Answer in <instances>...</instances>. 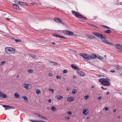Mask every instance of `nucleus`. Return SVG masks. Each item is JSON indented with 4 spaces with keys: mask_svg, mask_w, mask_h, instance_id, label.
<instances>
[{
    "mask_svg": "<svg viewBox=\"0 0 122 122\" xmlns=\"http://www.w3.org/2000/svg\"><path fill=\"white\" fill-rule=\"evenodd\" d=\"M2 106L5 108H6L7 109H9V107H10V106L6 105H3Z\"/></svg>",
    "mask_w": 122,
    "mask_h": 122,
    "instance_id": "21",
    "label": "nucleus"
},
{
    "mask_svg": "<svg viewBox=\"0 0 122 122\" xmlns=\"http://www.w3.org/2000/svg\"><path fill=\"white\" fill-rule=\"evenodd\" d=\"M72 14L74 15L75 17L78 18L80 19H82L85 20H87V19L86 17H84L82 15H81L77 12L73 11H72Z\"/></svg>",
    "mask_w": 122,
    "mask_h": 122,
    "instance_id": "2",
    "label": "nucleus"
},
{
    "mask_svg": "<svg viewBox=\"0 0 122 122\" xmlns=\"http://www.w3.org/2000/svg\"><path fill=\"white\" fill-rule=\"evenodd\" d=\"M51 109L53 112L55 111L56 110V108L55 107L53 106L51 107Z\"/></svg>",
    "mask_w": 122,
    "mask_h": 122,
    "instance_id": "25",
    "label": "nucleus"
},
{
    "mask_svg": "<svg viewBox=\"0 0 122 122\" xmlns=\"http://www.w3.org/2000/svg\"><path fill=\"white\" fill-rule=\"evenodd\" d=\"M73 77L75 78H77V76H73Z\"/></svg>",
    "mask_w": 122,
    "mask_h": 122,
    "instance_id": "61",
    "label": "nucleus"
},
{
    "mask_svg": "<svg viewBox=\"0 0 122 122\" xmlns=\"http://www.w3.org/2000/svg\"><path fill=\"white\" fill-rule=\"evenodd\" d=\"M67 71L66 70H64L63 71V73H66L67 72Z\"/></svg>",
    "mask_w": 122,
    "mask_h": 122,
    "instance_id": "53",
    "label": "nucleus"
},
{
    "mask_svg": "<svg viewBox=\"0 0 122 122\" xmlns=\"http://www.w3.org/2000/svg\"><path fill=\"white\" fill-rule=\"evenodd\" d=\"M98 37L102 39H105L106 38V36L104 35L99 33Z\"/></svg>",
    "mask_w": 122,
    "mask_h": 122,
    "instance_id": "12",
    "label": "nucleus"
},
{
    "mask_svg": "<svg viewBox=\"0 0 122 122\" xmlns=\"http://www.w3.org/2000/svg\"><path fill=\"white\" fill-rule=\"evenodd\" d=\"M115 69L117 70H120L121 69L120 67L118 65H116L114 66Z\"/></svg>",
    "mask_w": 122,
    "mask_h": 122,
    "instance_id": "19",
    "label": "nucleus"
},
{
    "mask_svg": "<svg viewBox=\"0 0 122 122\" xmlns=\"http://www.w3.org/2000/svg\"><path fill=\"white\" fill-rule=\"evenodd\" d=\"M61 76H56V78L58 79H60L61 78Z\"/></svg>",
    "mask_w": 122,
    "mask_h": 122,
    "instance_id": "45",
    "label": "nucleus"
},
{
    "mask_svg": "<svg viewBox=\"0 0 122 122\" xmlns=\"http://www.w3.org/2000/svg\"><path fill=\"white\" fill-rule=\"evenodd\" d=\"M77 72V73L80 76H85V74L84 72L81 71H78Z\"/></svg>",
    "mask_w": 122,
    "mask_h": 122,
    "instance_id": "11",
    "label": "nucleus"
},
{
    "mask_svg": "<svg viewBox=\"0 0 122 122\" xmlns=\"http://www.w3.org/2000/svg\"><path fill=\"white\" fill-rule=\"evenodd\" d=\"M92 33L93 34H94V35L96 36L97 37L98 36L99 34V33H98L94 31L92 32Z\"/></svg>",
    "mask_w": 122,
    "mask_h": 122,
    "instance_id": "22",
    "label": "nucleus"
},
{
    "mask_svg": "<svg viewBox=\"0 0 122 122\" xmlns=\"http://www.w3.org/2000/svg\"><path fill=\"white\" fill-rule=\"evenodd\" d=\"M107 44L109 45H113L112 44V43L111 42H109L108 41L106 40V41L105 42Z\"/></svg>",
    "mask_w": 122,
    "mask_h": 122,
    "instance_id": "26",
    "label": "nucleus"
},
{
    "mask_svg": "<svg viewBox=\"0 0 122 122\" xmlns=\"http://www.w3.org/2000/svg\"><path fill=\"white\" fill-rule=\"evenodd\" d=\"M90 55L85 53V55H84V58L86 60H90Z\"/></svg>",
    "mask_w": 122,
    "mask_h": 122,
    "instance_id": "8",
    "label": "nucleus"
},
{
    "mask_svg": "<svg viewBox=\"0 0 122 122\" xmlns=\"http://www.w3.org/2000/svg\"><path fill=\"white\" fill-rule=\"evenodd\" d=\"M98 58L99 59H103V57L101 56H100L98 57Z\"/></svg>",
    "mask_w": 122,
    "mask_h": 122,
    "instance_id": "42",
    "label": "nucleus"
},
{
    "mask_svg": "<svg viewBox=\"0 0 122 122\" xmlns=\"http://www.w3.org/2000/svg\"><path fill=\"white\" fill-rule=\"evenodd\" d=\"M106 40H105V39L102 40V39L101 40V41H102L104 42H105L106 41Z\"/></svg>",
    "mask_w": 122,
    "mask_h": 122,
    "instance_id": "57",
    "label": "nucleus"
},
{
    "mask_svg": "<svg viewBox=\"0 0 122 122\" xmlns=\"http://www.w3.org/2000/svg\"><path fill=\"white\" fill-rule=\"evenodd\" d=\"M86 36L89 37L90 38L92 39H95L96 37L95 36H93L92 35H86Z\"/></svg>",
    "mask_w": 122,
    "mask_h": 122,
    "instance_id": "18",
    "label": "nucleus"
},
{
    "mask_svg": "<svg viewBox=\"0 0 122 122\" xmlns=\"http://www.w3.org/2000/svg\"><path fill=\"white\" fill-rule=\"evenodd\" d=\"M36 93L37 94H39L41 92L38 89H37L36 91Z\"/></svg>",
    "mask_w": 122,
    "mask_h": 122,
    "instance_id": "30",
    "label": "nucleus"
},
{
    "mask_svg": "<svg viewBox=\"0 0 122 122\" xmlns=\"http://www.w3.org/2000/svg\"><path fill=\"white\" fill-rule=\"evenodd\" d=\"M67 113L69 115H71L72 114L71 112V111H69L67 112Z\"/></svg>",
    "mask_w": 122,
    "mask_h": 122,
    "instance_id": "51",
    "label": "nucleus"
},
{
    "mask_svg": "<svg viewBox=\"0 0 122 122\" xmlns=\"http://www.w3.org/2000/svg\"><path fill=\"white\" fill-rule=\"evenodd\" d=\"M49 76H50V77H51L52 76V74L51 73H50L49 74Z\"/></svg>",
    "mask_w": 122,
    "mask_h": 122,
    "instance_id": "55",
    "label": "nucleus"
},
{
    "mask_svg": "<svg viewBox=\"0 0 122 122\" xmlns=\"http://www.w3.org/2000/svg\"><path fill=\"white\" fill-rule=\"evenodd\" d=\"M102 27L106 29H111V28H110L106 26L102 25Z\"/></svg>",
    "mask_w": 122,
    "mask_h": 122,
    "instance_id": "29",
    "label": "nucleus"
},
{
    "mask_svg": "<svg viewBox=\"0 0 122 122\" xmlns=\"http://www.w3.org/2000/svg\"><path fill=\"white\" fill-rule=\"evenodd\" d=\"M30 120L32 122H37V121L36 120Z\"/></svg>",
    "mask_w": 122,
    "mask_h": 122,
    "instance_id": "48",
    "label": "nucleus"
},
{
    "mask_svg": "<svg viewBox=\"0 0 122 122\" xmlns=\"http://www.w3.org/2000/svg\"><path fill=\"white\" fill-rule=\"evenodd\" d=\"M67 101L69 102H71L74 100V99L73 97H70L68 98L67 99Z\"/></svg>",
    "mask_w": 122,
    "mask_h": 122,
    "instance_id": "17",
    "label": "nucleus"
},
{
    "mask_svg": "<svg viewBox=\"0 0 122 122\" xmlns=\"http://www.w3.org/2000/svg\"><path fill=\"white\" fill-rule=\"evenodd\" d=\"M110 71L111 72L113 73V72H115V70H110Z\"/></svg>",
    "mask_w": 122,
    "mask_h": 122,
    "instance_id": "49",
    "label": "nucleus"
},
{
    "mask_svg": "<svg viewBox=\"0 0 122 122\" xmlns=\"http://www.w3.org/2000/svg\"><path fill=\"white\" fill-rule=\"evenodd\" d=\"M110 80L108 78H101L99 80V82L103 85L106 86H110Z\"/></svg>",
    "mask_w": 122,
    "mask_h": 122,
    "instance_id": "1",
    "label": "nucleus"
},
{
    "mask_svg": "<svg viewBox=\"0 0 122 122\" xmlns=\"http://www.w3.org/2000/svg\"><path fill=\"white\" fill-rule=\"evenodd\" d=\"M6 20H10V19L9 18H7Z\"/></svg>",
    "mask_w": 122,
    "mask_h": 122,
    "instance_id": "64",
    "label": "nucleus"
},
{
    "mask_svg": "<svg viewBox=\"0 0 122 122\" xmlns=\"http://www.w3.org/2000/svg\"><path fill=\"white\" fill-rule=\"evenodd\" d=\"M102 89L103 90H106L107 89V88H104V87L102 86L101 87Z\"/></svg>",
    "mask_w": 122,
    "mask_h": 122,
    "instance_id": "46",
    "label": "nucleus"
},
{
    "mask_svg": "<svg viewBox=\"0 0 122 122\" xmlns=\"http://www.w3.org/2000/svg\"><path fill=\"white\" fill-rule=\"evenodd\" d=\"M56 98L58 100H61L63 98V97L59 95H57L56 97Z\"/></svg>",
    "mask_w": 122,
    "mask_h": 122,
    "instance_id": "16",
    "label": "nucleus"
},
{
    "mask_svg": "<svg viewBox=\"0 0 122 122\" xmlns=\"http://www.w3.org/2000/svg\"><path fill=\"white\" fill-rule=\"evenodd\" d=\"M13 5L14 8L15 9L18 10L19 9V6L15 4H13Z\"/></svg>",
    "mask_w": 122,
    "mask_h": 122,
    "instance_id": "14",
    "label": "nucleus"
},
{
    "mask_svg": "<svg viewBox=\"0 0 122 122\" xmlns=\"http://www.w3.org/2000/svg\"><path fill=\"white\" fill-rule=\"evenodd\" d=\"M71 66L73 68L75 69H76L78 71H80V69L78 68L74 64H72Z\"/></svg>",
    "mask_w": 122,
    "mask_h": 122,
    "instance_id": "15",
    "label": "nucleus"
},
{
    "mask_svg": "<svg viewBox=\"0 0 122 122\" xmlns=\"http://www.w3.org/2000/svg\"><path fill=\"white\" fill-rule=\"evenodd\" d=\"M24 87L27 89H30L31 88L32 86L29 84H24Z\"/></svg>",
    "mask_w": 122,
    "mask_h": 122,
    "instance_id": "9",
    "label": "nucleus"
},
{
    "mask_svg": "<svg viewBox=\"0 0 122 122\" xmlns=\"http://www.w3.org/2000/svg\"><path fill=\"white\" fill-rule=\"evenodd\" d=\"M38 116L42 118L43 116L40 114H39Z\"/></svg>",
    "mask_w": 122,
    "mask_h": 122,
    "instance_id": "50",
    "label": "nucleus"
},
{
    "mask_svg": "<svg viewBox=\"0 0 122 122\" xmlns=\"http://www.w3.org/2000/svg\"><path fill=\"white\" fill-rule=\"evenodd\" d=\"M15 51V49L10 47H6L5 51L9 54H12L14 53Z\"/></svg>",
    "mask_w": 122,
    "mask_h": 122,
    "instance_id": "3",
    "label": "nucleus"
},
{
    "mask_svg": "<svg viewBox=\"0 0 122 122\" xmlns=\"http://www.w3.org/2000/svg\"><path fill=\"white\" fill-rule=\"evenodd\" d=\"M115 46L117 49V51L122 53V46L121 45L117 44L115 45Z\"/></svg>",
    "mask_w": 122,
    "mask_h": 122,
    "instance_id": "4",
    "label": "nucleus"
},
{
    "mask_svg": "<svg viewBox=\"0 0 122 122\" xmlns=\"http://www.w3.org/2000/svg\"><path fill=\"white\" fill-rule=\"evenodd\" d=\"M77 92V91L76 89H74L72 90V93L73 94H75Z\"/></svg>",
    "mask_w": 122,
    "mask_h": 122,
    "instance_id": "27",
    "label": "nucleus"
},
{
    "mask_svg": "<svg viewBox=\"0 0 122 122\" xmlns=\"http://www.w3.org/2000/svg\"><path fill=\"white\" fill-rule=\"evenodd\" d=\"M33 115L35 116H38L39 114H37L35 113H33Z\"/></svg>",
    "mask_w": 122,
    "mask_h": 122,
    "instance_id": "41",
    "label": "nucleus"
},
{
    "mask_svg": "<svg viewBox=\"0 0 122 122\" xmlns=\"http://www.w3.org/2000/svg\"><path fill=\"white\" fill-rule=\"evenodd\" d=\"M47 109L48 110H49L50 109V108L49 107H47Z\"/></svg>",
    "mask_w": 122,
    "mask_h": 122,
    "instance_id": "62",
    "label": "nucleus"
},
{
    "mask_svg": "<svg viewBox=\"0 0 122 122\" xmlns=\"http://www.w3.org/2000/svg\"><path fill=\"white\" fill-rule=\"evenodd\" d=\"M14 96L16 98H19L20 97V96L17 92H16L15 93Z\"/></svg>",
    "mask_w": 122,
    "mask_h": 122,
    "instance_id": "20",
    "label": "nucleus"
},
{
    "mask_svg": "<svg viewBox=\"0 0 122 122\" xmlns=\"http://www.w3.org/2000/svg\"><path fill=\"white\" fill-rule=\"evenodd\" d=\"M105 109L106 111H108L109 110V108L107 107H105Z\"/></svg>",
    "mask_w": 122,
    "mask_h": 122,
    "instance_id": "43",
    "label": "nucleus"
},
{
    "mask_svg": "<svg viewBox=\"0 0 122 122\" xmlns=\"http://www.w3.org/2000/svg\"><path fill=\"white\" fill-rule=\"evenodd\" d=\"M102 98V97L101 96L99 97L97 99L98 100H99L101 99Z\"/></svg>",
    "mask_w": 122,
    "mask_h": 122,
    "instance_id": "54",
    "label": "nucleus"
},
{
    "mask_svg": "<svg viewBox=\"0 0 122 122\" xmlns=\"http://www.w3.org/2000/svg\"><path fill=\"white\" fill-rule=\"evenodd\" d=\"M49 91L51 92L52 93H53V92H54V90L53 89L51 88L49 89Z\"/></svg>",
    "mask_w": 122,
    "mask_h": 122,
    "instance_id": "35",
    "label": "nucleus"
},
{
    "mask_svg": "<svg viewBox=\"0 0 122 122\" xmlns=\"http://www.w3.org/2000/svg\"><path fill=\"white\" fill-rule=\"evenodd\" d=\"M54 36H56V37H59L60 38H61V36H60V35L56 34H54Z\"/></svg>",
    "mask_w": 122,
    "mask_h": 122,
    "instance_id": "33",
    "label": "nucleus"
},
{
    "mask_svg": "<svg viewBox=\"0 0 122 122\" xmlns=\"http://www.w3.org/2000/svg\"><path fill=\"white\" fill-rule=\"evenodd\" d=\"M15 41L17 43H18L19 42H21L22 41L21 39H15Z\"/></svg>",
    "mask_w": 122,
    "mask_h": 122,
    "instance_id": "28",
    "label": "nucleus"
},
{
    "mask_svg": "<svg viewBox=\"0 0 122 122\" xmlns=\"http://www.w3.org/2000/svg\"><path fill=\"white\" fill-rule=\"evenodd\" d=\"M85 53H80V55L81 56L83 57L84 58V55H85Z\"/></svg>",
    "mask_w": 122,
    "mask_h": 122,
    "instance_id": "36",
    "label": "nucleus"
},
{
    "mask_svg": "<svg viewBox=\"0 0 122 122\" xmlns=\"http://www.w3.org/2000/svg\"><path fill=\"white\" fill-rule=\"evenodd\" d=\"M48 102L49 103H51V99H49L48 100Z\"/></svg>",
    "mask_w": 122,
    "mask_h": 122,
    "instance_id": "56",
    "label": "nucleus"
},
{
    "mask_svg": "<svg viewBox=\"0 0 122 122\" xmlns=\"http://www.w3.org/2000/svg\"><path fill=\"white\" fill-rule=\"evenodd\" d=\"M67 118V120H69L70 118V117H65V118Z\"/></svg>",
    "mask_w": 122,
    "mask_h": 122,
    "instance_id": "59",
    "label": "nucleus"
},
{
    "mask_svg": "<svg viewBox=\"0 0 122 122\" xmlns=\"http://www.w3.org/2000/svg\"><path fill=\"white\" fill-rule=\"evenodd\" d=\"M22 97V98H23L24 100V101H26L28 99V98L27 97L25 96H23Z\"/></svg>",
    "mask_w": 122,
    "mask_h": 122,
    "instance_id": "32",
    "label": "nucleus"
},
{
    "mask_svg": "<svg viewBox=\"0 0 122 122\" xmlns=\"http://www.w3.org/2000/svg\"><path fill=\"white\" fill-rule=\"evenodd\" d=\"M51 62L52 63V64H51V65H57L58 64V63L56 62Z\"/></svg>",
    "mask_w": 122,
    "mask_h": 122,
    "instance_id": "31",
    "label": "nucleus"
},
{
    "mask_svg": "<svg viewBox=\"0 0 122 122\" xmlns=\"http://www.w3.org/2000/svg\"><path fill=\"white\" fill-rule=\"evenodd\" d=\"M104 32L107 34H109L111 33V31L110 30L108 29L104 31Z\"/></svg>",
    "mask_w": 122,
    "mask_h": 122,
    "instance_id": "23",
    "label": "nucleus"
},
{
    "mask_svg": "<svg viewBox=\"0 0 122 122\" xmlns=\"http://www.w3.org/2000/svg\"><path fill=\"white\" fill-rule=\"evenodd\" d=\"M70 88L69 87L67 88L66 89L68 91H69L70 90Z\"/></svg>",
    "mask_w": 122,
    "mask_h": 122,
    "instance_id": "60",
    "label": "nucleus"
},
{
    "mask_svg": "<svg viewBox=\"0 0 122 122\" xmlns=\"http://www.w3.org/2000/svg\"><path fill=\"white\" fill-rule=\"evenodd\" d=\"M43 118V119H46V120H47V118H46V117H44L43 116V117L42 118Z\"/></svg>",
    "mask_w": 122,
    "mask_h": 122,
    "instance_id": "58",
    "label": "nucleus"
},
{
    "mask_svg": "<svg viewBox=\"0 0 122 122\" xmlns=\"http://www.w3.org/2000/svg\"><path fill=\"white\" fill-rule=\"evenodd\" d=\"M61 38H63L64 39H67V38L63 36H61Z\"/></svg>",
    "mask_w": 122,
    "mask_h": 122,
    "instance_id": "40",
    "label": "nucleus"
},
{
    "mask_svg": "<svg viewBox=\"0 0 122 122\" xmlns=\"http://www.w3.org/2000/svg\"><path fill=\"white\" fill-rule=\"evenodd\" d=\"M33 71L32 69H29L28 71V72L29 73H32L33 72Z\"/></svg>",
    "mask_w": 122,
    "mask_h": 122,
    "instance_id": "37",
    "label": "nucleus"
},
{
    "mask_svg": "<svg viewBox=\"0 0 122 122\" xmlns=\"http://www.w3.org/2000/svg\"><path fill=\"white\" fill-rule=\"evenodd\" d=\"M15 109V107L12 106H10V107H9V109Z\"/></svg>",
    "mask_w": 122,
    "mask_h": 122,
    "instance_id": "47",
    "label": "nucleus"
},
{
    "mask_svg": "<svg viewBox=\"0 0 122 122\" xmlns=\"http://www.w3.org/2000/svg\"><path fill=\"white\" fill-rule=\"evenodd\" d=\"M18 4L21 5H25L26 4V3L25 2L20 1L19 2Z\"/></svg>",
    "mask_w": 122,
    "mask_h": 122,
    "instance_id": "24",
    "label": "nucleus"
},
{
    "mask_svg": "<svg viewBox=\"0 0 122 122\" xmlns=\"http://www.w3.org/2000/svg\"><path fill=\"white\" fill-rule=\"evenodd\" d=\"M6 63V61H4L2 62H1L0 63V65H2L5 64Z\"/></svg>",
    "mask_w": 122,
    "mask_h": 122,
    "instance_id": "34",
    "label": "nucleus"
},
{
    "mask_svg": "<svg viewBox=\"0 0 122 122\" xmlns=\"http://www.w3.org/2000/svg\"><path fill=\"white\" fill-rule=\"evenodd\" d=\"M88 112V110L86 108L84 109L83 110V113L84 115H86Z\"/></svg>",
    "mask_w": 122,
    "mask_h": 122,
    "instance_id": "13",
    "label": "nucleus"
},
{
    "mask_svg": "<svg viewBox=\"0 0 122 122\" xmlns=\"http://www.w3.org/2000/svg\"><path fill=\"white\" fill-rule=\"evenodd\" d=\"M90 25L92 27H95L97 28H99L97 26L94 25Z\"/></svg>",
    "mask_w": 122,
    "mask_h": 122,
    "instance_id": "38",
    "label": "nucleus"
},
{
    "mask_svg": "<svg viewBox=\"0 0 122 122\" xmlns=\"http://www.w3.org/2000/svg\"><path fill=\"white\" fill-rule=\"evenodd\" d=\"M88 97L89 96H85L84 98L86 100L88 98Z\"/></svg>",
    "mask_w": 122,
    "mask_h": 122,
    "instance_id": "39",
    "label": "nucleus"
},
{
    "mask_svg": "<svg viewBox=\"0 0 122 122\" xmlns=\"http://www.w3.org/2000/svg\"><path fill=\"white\" fill-rule=\"evenodd\" d=\"M65 78H63L62 79V80L63 81H64L65 80Z\"/></svg>",
    "mask_w": 122,
    "mask_h": 122,
    "instance_id": "63",
    "label": "nucleus"
},
{
    "mask_svg": "<svg viewBox=\"0 0 122 122\" xmlns=\"http://www.w3.org/2000/svg\"><path fill=\"white\" fill-rule=\"evenodd\" d=\"M37 122H47L46 121H40V120H38L37 121Z\"/></svg>",
    "mask_w": 122,
    "mask_h": 122,
    "instance_id": "52",
    "label": "nucleus"
},
{
    "mask_svg": "<svg viewBox=\"0 0 122 122\" xmlns=\"http://www.w3.org/2000/svg\"><path fill=\"white\" fill-rule=\"evenodd\" d=\"M99 56V55L98 54H97L96 53H93L90 56V60L91 59H95L98 56Z\"/></svg>",
    "mask_w": 122,
    "mask_h": 122,
    "instance_id": "6",
    "label": "nucleus"
},
{
    "mask_svg": "<svg viewBox=\"0 0 122 122\" xmlns=\"http://www.w3.org/2000/svg\"><path fill=\"white\" fill-rule=\"evenodd\" d=\"M54 21L56 22L57 23L60 22L61 24H64V23L62 21L61 19L59 18H55L54 19Z\"/></svg>",
    "mask_w": 122,
    "mask_h": 122,
    "instance_id": "7",
    "label": "nucleus"
},
{
    "mask_svg": "<svg viewBox=\"0 0 122 122\" xmlns=\"http://www.w3.org/2000/svg\"><path fill=\"white\" fill-rule=\"evenodd\" d=\"M30 56L33 58H35L36 56L35 55H33L31 54Z\"/></svg>",
    "mask_w": 122,
    "mask_h": 122,
    "instance_id": "44",
    "label": "nucleus"
},
{
    "mask_svg": "<svg viewBox=\"0 0 122 122\" xmlns=\"http://www.w3.org/2000/svg\"><path fill=\"white\" fill-rule=\"evenodd\" d=\"M0 97L4 98H6L7 97L4 93L0 91Z\"/></svg>",
    "mask_w": 122,
    "mask_h": 122,
    "instance_id": "10",
    "label": "nucleus"
},
{
    "mask_svg": "<svg viewBox=\"0 0 122 122\" xmlns=\"http://www.w3.org/2000/svg\"><path fill=\"white\" fill-rule=\"evenodd\" d=\"M62 32L63 34L65 35H68L69 36H71L73 35V33L67 30H64Z\"/></svg>",
    "mask_w": 122,
    "mask_h": 122,
    "instance_id": "5",
    "label": "nucleus"
}]
</instances>
